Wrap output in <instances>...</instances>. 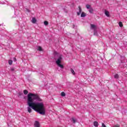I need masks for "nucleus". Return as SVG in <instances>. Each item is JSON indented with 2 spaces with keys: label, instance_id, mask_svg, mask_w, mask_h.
Wrapping results in <instances>:
<instances>
[{
  "label": "nucleus",
  "instance_id": "obj_1",
  "mask_svg": "<svg viewBox=\"0 0 127 127\" xmlns=\"http://www.w3.org/2000/svg\"><path fill=\"white\" fill-rule=\"evenodd\" d=\"M42 102V99L40 98L37 94L29 93L27 95V104L29 107H27V111L29 114L32 112V109L40 115L44 116L46 110L44 108V105L42 103L34 102V101Z\"/></svg>",
  "mask_w": 127,
  "mask_h": 127
},
{
  "label": "nucleus",
  "instance_id": "obj_2",
  "mask_svg": "<svg viewBox=\"0 0 127 127\" xmlns=\"http://www.w3.org/2000/svg\"><path fill=\"white\" fill-rule=\"evenodd\" d=\"M91 29H92L94 31V35H98V31H97V26L94 24H91Z\"/></svg>",
  "mask_w": 127,
  "mask_h": 127
},
{
  "label": "nucleus",
  "instance_id": "obj_3",
  "mask_svg": "<svg viewBox=\"0 0 127 127\" xmlns=\"http://www.w3.org/2000/svg\"><path fill=\"white\" fill-rule=\"evenodd\" d=\"M62 55H60V56L58 57V59L57 58H56V63L57 64V65L58 64H61V63H62Z\"/></svg>",
  "mask_w": 127,
  "mask_h": 127
},
{
  "label": "nucleus",
  "instance_id": "obj_4",
  "mask_svg": "<svg viewBox=\"0 0 127 127\" xmlns=\"http://www.w3.org/2000/svg\"><path fill=\"white\" fill-rule=\"evenodd\" d=\"M54 54L55 56V60H56V58H57V57H59V56H60V55H59V54L56 51L54 52Z\"/></svg>",
  "mask_w": 127,
  "mask_h": 127
},
{
  "label": "nucleus",
  "instance_id": "obj_5",
  "mask_svg": "<svg viewBox=\"0 0 127 127\" xmlns=\"http://www.w3.org/2000/svg\"><path fill=\"white\" fill-rule=\"evenodd\" d=\"M104 13L105 15H106V16H108V17H110V12H109V11L105 10L104 11Z\"/></svg>",
  "mask_w": 127,
  "mask_h": 127
},
{
  "label": "nucleus",
  "instance_id": "obj_6",
  "mask_svg": "<svg viewBox=\"0 0 127 127\" xmlns=\"http://www.w3.org/2000/svg\"><path fill=\"white\" fill-rule=\"evenodd\" d=\"M78 8L79 11L77 12V15H80V14H81V13L82 12V8H81L80 6H79Z\"/></svg>",
  "mask_w": 127,
  "mask_h": 127
},
{
  "label": "nucleus",
  "instance_id": "obj_7",
  "mask_svg": "<svg viewBox=\"0 0 127 127\" xmlns=\"http://www.w3.org/2000/svg\"><path fill=\"white\" fill-rule=\"evenodd\" d=\"M35 127H40V125L38 121H35L34 124Z\"/></svg>",
  "mask_w": 127,
  "mask_h": 127
},
{
  "label": "nucleus",
  "instance_id": "obj_8",
  "mask_svg": "<svg viewBox=\"0 0 127 127\" xmlns=\"http://www.w3.org/2000/svg\"><path fill=\"white\" fill-rule=\"evenodd\" d=\"M71 122H72L73 124H76V122H77V119L72 118L70 120Z\"/></svg>",
  "mask_w": 127,
  "mask_h": 127
},
{
  "label": "nucleus",
  "instance_id": "obj_9",
  "mask_svg": "<svg viewBox=\"0 0 127 127\" xmlns=\"http://www.w3.org/2000/svg\"><path fill=\"white\" fill-rule=\"evenodd\" d=\"M93 125L94 126V127H97L99 126V123H98V122L95 121L93 123Z\"/></svg>",
  "mask_w": 127,
  "mask_h": 127
},
{
  "label": "nucleus",
  "instance_id": "obj_10",
  "mask_svg": "<svg viewBox=\"0 0 127 127\" xmlns=\"http://www.w3.org/2000/svg\"><path fill=\"white\" fill-rule=\"evenodd\" d=\"M86 13L84 12H82L81 14V17H85V16H86Z\"/></svg>",
  "mask_w": 127,
  "mask_h": 127
},
{
  "label": "nucleus",
  "instance_id": "obj_11",
  "mask_svg": "<svg viewBox=\"0 0 127 127\" xmlns=\"http://www.w3.org/2000/svg\"><path fill=\"white\" fill-rule=\"evenodd\" d=\"M36 21H37V20H36V19L35 18H34V17L32 18V22L33 23H36Z\"/></svg>",
  "mask_w": 127,
  "mask_h": 127
},
{
  "label": "nucleus",
  "instance_id": "obj_12",
  "mask_svg": "<svg viewBox=\"0 0 127 127\" xmlns=\"http://www.w3.org/2000/svg\"><path fill=\"white\" fill-rule=\"evenodd\" d=\"M57 65H58V66H59V67H60V68H61L62 69H63V68H64V65L61 64H58Z\"/></svg>",
  "mask_w": 127,
  "mask_h": 127
},
{
  "label": "nucleus",
  "instance_id": "obj_13",
  "mask_svg": "<svg viewBox=\"0 0 127 127\" xmlns=\"http://www.w3.org/2000/svg\"><path fill=\"white\" fill-rule=\"evenodd\" d=\"M114 78L115 79H119V74H115L114 75Z\"/></svg>",
  "mask_w": 127,
  "mask_h": 127
},
{
  "label": "nucleus",
  "instance_id": "obj_14",
  "mask_svg": "<svg viewBox=\"0 0 127 127\" xmlns=\"http://www.w3.org/2000/svg\"><path fill=\"white\" fill-rule=\"evenodd\" d=\"M86 8H87V9H90L91 8V5H90L89 4H86Z\"/></svg>",
  "mask_w": 127,
  "mask_h": 127
},
{
  "label": "nucleus",
  "instance_id": "obj_15",
  "mask_svg": "<svg viewBox=\"0 0 127 127\" xmlns=\"http://www.w3.org/2000/svg\"><path fill=\"white\" fill-rule=\"evenodd\" d=\"M23 93L24 95H27V94H28V91H27V90H24Z\"/></svg>",
  "mask_w": 127,
  "mask_h": 127
},
{
  "label": "nucleus",
  "instance_id": "obj_16",
  "mask_svg": "<svg viewBox=\"0 0 127 127\" xmlns=\"http://www.w3.org/2000/svg\"><path fill=\"white\" fill-rule=\"evenodd\" d=\"M65 96H66V94L65 93V92H62L61 93V96L62 97H65Z\"/></svg>",
  "mask_w": 127,
  "mask_h": 127
},
{
  "label": "nucleus",
  "instance_id": "obj_17",
  "mask_svg": "<svg viewBox=\"0 0 127 127\" xmlns=\"http://www.w3.org/2000/svg\"><path fill=\"white\" fill-rule=\"evenodd\" d=\"M8 64L9 65H12V60H9L8 61Z\"/></svg>",
  "mask_w": 127,
  "mask_h": 127
},
{
  "label": "nucleus",
  "instance_id": "obj_18",
  "mask_svg": "<svg viewBox=\"0 0 127 127\" xmlns=\"http://www.w3.org/2000/svg\"><path fill=\"white\" fill-rule=\"evenodd\" d=\"M70 72H71L72 74L75 75V71H74V69H73V68H70Z\"/></svg>",
  "mask_w": 127,
  "mask_h": 127
},
{
  "label": "nucleus",
  "instance_id": "obj_19",
  "mask_svg": "<svg viewBox=\"0 0 127 127\" xmlns=\"http://www.w3.org/2000/svg\"><path fill=\"white\" fill-rule=\"evenodd\" d=\"M44 24L45 25H46V26L48 25V24H49L48 21H45L44 22Z\"/></svg>",
  "mask_w": 127,
  "mask_h": 127
},
{
  "label": "nucleus",
  "instance_id": "obj_20",
  "mask_svg": "<svg viewBox=\"0 0 127 127\" xmlns=\"http://www.w3.org/2000/svg\"><path fill=\"white\" fill-rule=\"evenodd\" d=\"M93 10H94V9H93L92 8H90L89 10V11L90 13H93Z\"/></svg>",
  "mask_w": 127,
  "mask_h": 127
},
{
  "label": "nucleus",
  "instance_id": "obj_21",
  "mask_svg": "<svg viewBox=\"0 0 127 127\" xmlns=\"http://www.w3.org/2000/svg\"><path fill=\"white\" fill-rule=\"evenodd\" d=\"M119 26H120V27H123V22H119Z\"/></svg>",
  "mask_w": 127,
  "mask_h": 127
},
{
  "label": "nucleus",
  "instance_id": "obj_22",
  "mask_svg": "<svg viewBox=\"0 0 127 127\" xmlns=\"http://www.w3.org/2000/svg\"><path fill=\"white\" fill-rule=\"evenodd\" d=\"M38 50H39V51H42V48L41 46H39L38 47Z\"/></svg>",
  "mask_w": 127,
  "mask_h": 127
},
{
  "label": "nucleus",
  "instance_id": "obj_23",
  "mask_svg": "<svg viewBox=\"0 0 127 127\" xmlns=\"http://www.w3.org/2000/svg\"><path fill=\"white\" fill-rule=\"evenodd\" d=\"M18 95H19V97H20V96H22V95H23V93L21 92H19Z\"/></svg>",
  "mask_w": 127,
  "mask_h": 127
},
{
  "label": "nucleus",
  "instance_id": "obj_24",
  "mask_svg": "<svg viewBox=\"0 0 127 127\" xmlns=\"http://www.w3.org/2000/svg\"><path fill=\"white\" fill-rule=\"evenodd\" d=\"M102 127H107V126H106V125H105V124L102 123Z\"/></svg>",
  "mask_w": 127,
  "mask_h": 127
},
{
  "label": "nucleus",
  "instance_id": "obj_25",
  "mask_svg": "<svg viewBox=\"0 0 127 127\" xmlns=\"http://www.w3.org/2000/svg\"><path fill=\"white\" fill-rule=\"evenodd\" d=\"M114 127H120V125H117L114 126Z\"/></svg>",
  "mask_w": 127,
  "mask_h": 127
},
{
  "label": "nucleus",
  "instance_id": "obj_26",
  "mask_svg": "<svg viewBox=\"0 0 127 127\" xmlns=\"http://www.w3.org/2000/svg\"><path fill=\"white\" fill-rule=\"evenodd\" d=\"M11 71L12 72H13V71H14V68H11Z\"/></svg>",
  "mask_w": 127,
  "mask_h": 127
},
{
  "label": "nucleus",
  "instance_id": "obj_27",
  "mask_svg": "<svg viewBox=\"0 0 127 127\" xmlns=\"http://www.w3.org/2000/svg\"><path fill=\"white\" fill-rule=\"evenodd\" d=\"M13 61H14V62H16V58H13Z\"/></svg>",
  "mask_w": 127,
  "mask_h": 127
},
{
  "label": "nucleus",
  "instance_id": "obj_28",
  "mask_svg": "<svg viewBox=\"0 0 127 127\" xmlns=\"http://www.w3.org/2000/svg\"><path fill=\"white\" fill-rule=\"evenodd\" d=\"M27 11L29 12V10L28 9Z\"/></svg>",
  "mask_w": 127,
  "mask_h": 127
}]
</instances>
